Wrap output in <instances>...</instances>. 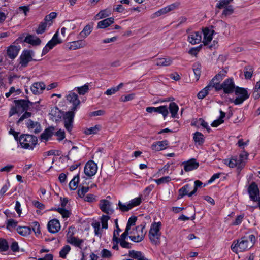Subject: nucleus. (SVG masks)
<instances>
[{
    "label": "nucleus",
    "mask_w": 260,
    "mask_h": 260,
    "mask_svg": "<svg viewBox=\"0 0 260 260\" xmlns=\"http://www.w3.org/2000/svg\"><path fill=\"white\" fill-rule=\"evenodd\" d=\"M255 242V238L253 234H247L241 238L234 240L231 248L236 253L242 252L253 247Z\"/></svg>",
    "instance_id": "obj_1"
},
{
    "label": "nucleus",
    "mask_w": 260,
    "mask_h": 260,
    "mask_svg": "<svg viewBox=\"0 0 260 260\" xmlns=\"http://www.w3.org/2000/svg\"><path fill=\"white\" fill-rule=\"evenodd\" d=\"M247 154L245 152L240 154L239 156H234L231 159H225L224 164L230 168H235L239 172L245 166L244 160L247 158Z\"/></svg>",
    "instance_id": "obj_2"
},
{
    "label": "nucleus",
    "mask_w": 260,
    "mask_h": 260,
    "mask_svg": "<svg viewBox=\"0 0 260 260\" xmlns=\"http://www.w3.org/2000/svg\"><path fill=\"white\" fill-rule=\"evenodd\" d=\"M19 144L24 149L32 150L37 143V139L36 137L24 134L20 136L18 139Z\"/></svg>",
    "instance_id": "obj_3"
},
{
    "label": "nucleus",
    "mask_w": 260,
    "mask_h": 260,
    "mask_svg": "<svg viewBox=\"0 0 260 260\" xmlns=\"http://www.w3.org/2000/svg\"><path fill=\"white\" fill-rule=\"evenodd\" d=\"M146 231L142 225L137 226L135 229L129 231V239L133 242H139L142 241L145 235Z\"/></svg>",
    "instance_id": "obj_4"
},
{
    "label": "nucleus",
    "mask_w": 260,
    "mask_h": 260,
    "mask_svg": "<svg viewBox=\"0 0 260 260\" xmlns=\"http://www.w3.org/2000/svg\"><path fill=\"white\" fill-rule=\"evenodd\" d=\"M234 93L236 97L235 99H231V102L236 105L242 104L249 96L247 90L244 88L237 87Z\"/></svg>",
    "instance_id": "obj_5"
},
{
    "label": "nucleus",
    "mask_w": 260,
    "mask_h": 260,
    "mask_svg": "<svg viewBox=\"0 0 260 260\" xmlns=\"http://www.w3.org/2000/svg\"><path fill=\"white\" fill-rule=\"evenodd\" d=\"M234 82L232 79H226L221 85H217L216 90L219 91L223 89L224 93L226 94H230L234 93L237 89Z\"/></svg>",
    "instance_id": "obj_6"
},
{
    "label": "nucleus",
    "mask_w": 260,
    "mask_h": 260,
    "mask_svg": "<svg viewBox=\"0 0 260 260\" xmlns=\"http://www.w3.org/2000/svg\"><path fill=\"white\" fill-rule=\"evenodd\" d=\"M161 226V224L160 222H155L151 225L149 231V238L151 241L155 244H157L158 242L160 237V229Z\"/></svg>",
    "instance_id": "obj_7"
},
{
    "label": "nucleus",
    "mask_w": 260,
    "mask_h": 260,
    "mask_svg": "<svg viewBox=\"0 0 260 260\" xmlns=\"http://www.w3.org/2000/svg\"><path fill=\"white\" fill-rule=\"evenodd\" d=\"M59 31L57 30L53 35L52 38L50 40L45 47L43 48L42 54H46L50 49H52L55 45L60 44L62 42V40L59 38Z\"/></svg>",
    "instance_id": "obj_8"
},
{
    "label": "nucleus",
    "mask_w": 260,
    "mask_h": 260,
    "mask_svg": "<svg viewBox=\"0 0 260 260\" xmlns=\"http://www.w3.org/2000/svg\"><path fill=\"white\" fill-rule=\"evenodd\" d=\"M75 116L74 111H68L63 116L64 125L66 129L71 132L73 128V123Z\"/></svg>",
    "instance_id": "obj_9"
},
{
    "label": "nucleus",
    "mask_w": 260,
    "mask_h": 260,
    "mask_svg": "<svg viewBox=\"0 0 260 260\" xmlns=\"http://www.w3.org/2000/svg\"><path fill=\"white\" fill-rule=\"evenodd\" d=\"M98 166L92 160L88 161L84 167V173L88 177L94 176L97 172Z\"/></svg>",
    "instance_id": "obj_10"
},
{
    "label": "nucleus",
    "mask_w": 260,
    "mask_h": 260,
    "mask_svg": "<svg viewBox=\"0 0 260 260\" xmlns=\"http://www.w3.org/2000/svg\"><path fill=\"white\" fill-rule=\"evenodd\" d=\"M178 6V4L176 3H173L169 5L152 14L151 15V18H155L164 15L171 11L174 10Z\"/></svg>",
    "instance_id": "obj_11"
},
{
    "label": "nucleus",
    "mask_w": 260,
    "mask_h": 260,
    "mask_svg": "<svg viewBox=\"0 0 260 260\" xmlns=\"http://www.w3.org/2000/svg\"><path fill=\"white\" fill-rule=\"evenodd\" d=\"M67 100L73 105L72 111H76L80 104V101L78 98V95L72 91H70L67 95Z\"/></svg>",
    "instance_id": "obj_12"
},
{
    "label": "nucleus",
    "mask_w": 260,
    "mask_h": 260,
    "mask_svg": "<svg viewBox=\"0 0 260 260\" xmlns=\"http://www.w3.org/2000/svg\"><path fill=\"white\" fill-rule=\"evenodd\" d=\"M86 46L87 43L85 40H79L68 43L66 44V48L70 50H75L84 48Z\"/></svg>",
    "instance_id": "obj_13"
},
{
    "label": "nucleus",
    "mask_w": 260,
    "mask_h": 260,
    "mask_svg": "<svg viewBox=\"0 0 260 260\" xmlns=\"http://www.w3.org/2000/svg\"><path fill=\"white\" fill-rule=\"evenodd\" d=\"M99 208L102 212L107 214H111L114 212V210L112 207V203L106 199L100 201Z\"/></svg>",
    "instance_id": "obj_14"
},
{
    "label": "nucleus",
    "mask_w": 260,
    "mask_h": 260,
    "mask_svg": "<svg viewBox=\"0 0 260 260\" xmlns=\"http://www.w3.org/2000/svg\"><path fill=\"white\" fill-rule=\"evenodd\" d=\"M21 47L19 45H11L9 46L7 50V54L9 58L15 59L18 55Z\"/></svg>",
    "instance_id": "obj_15"
},
{
    "label": "nucleus",
    "mask_w": 260,
    "mask_h": 260,
    "mask_svg": "<svg viewBox=\"0 0 260 260\" xmlns=\"http://www.w3.org/2000/svg\"><path fill=\"white\" fill-rule=\"evenodd\" d=\"M226 72L224 70H222L218 73L210 82L209 84L211 85L212 88H215L217 85H221L219 83L222 80L223 78L225 77Z\"/></svg>",
    "instance_id": "obj_16"
},
{
    "label": "nucleus",
    "mask_w": 260,
    "mask_h": 260,
    "mask_svg": "<svg viewBox=\"0 0 260 260\" xmlns=\"http://www.w3.org/2000/svg\"><path fill=\"white\" fill-rule=\"evenodd\" d=\"M248 191L250 198L252 201H256L258 199L259 190L257 185L255 182H252L250 185Z\"/></svg>",
    "instance_id": "obj_17"
},
{
    "label": "nucleus",
    "mask_w": 260,
    "mask_h": 260,
    "mask_svg": "<svg viewBox=\"0 0 260 260\" xmlns=\"http://www.w3.org/2000/svg\"><path fill=\"white\" fill-rule=\"evenodd\" d=\"M47 228L50 233H56L60 230V224L58 220L53 219L49 221Z\"/></svg>",
    "instance_id": "obj_18"
},
{
    "label": "nucleus",
    "mask_w": 260,
    "mask_h": 260,
    "mask_svg": "<svg viewBox=\"0 0 260 260\" xmlns=\"http://www.w3.org/2000/svg\"><path fill=\"white\" fill-rule=\"evenodd\" d=\"M32 60L31 53L29 51H24L20 57V64L22 67H25L29 62Z\"/></svg>",
    "instance_id": "obj_19"
},
{
    "label": "nucleus",
    "mask_w": 260,
    "mask_h": 260,
    "mask_svg": "<svg viewBox=\"0 0 260 260\" xmlns=\"http://www.w3.org/2000/svg\"><path fill=\"white\" fill-rule=\"evenodd\" d=\"M45 88L46 86L44 82H39L34 83L31 85L30 89L34 94L38 95L42 93Z\"/></svg>",
    "instance_id": "obj_20"
},
{
    "label": "nucleus",
    "mask_w": 260,
    "mask_h": 260,
    "mask_svg": "<svg viewBox=\"0 0 260 260\" xmlns=\"http://www.w3.org/2000/svg\"><path fill=\"white\" fill-rule=\"evenodd\" d=\"M202 40V32L200 31H194L191 32L188 36V41L191 44L199 43Z\"/></svg>",
    "instance_id": "obj_21"
},
{
    "label": "nucleus",
    "mask_w": 260,
    "mask_h": 260,
    "mask_svg": "<svg viewBox=\"0 0 260 260\" xmlns=\"http://www.w3.org/2000/svg\"><path fill=\"white\" fill-rule=\"evenodd\" d=\"M26 125L28 129L32 133H38L41 131L40 124L30 119L27 121Z\"/></svg>",
    "instance_id": "obj_22"
},
{
    "label": "nucleus",
    "mask_w": 260,
    "mask_h": 260,
    "mask_svg": "<svg viewBox=\"0 0 260 260\" xmlns=\"http://www.w3.org/2000/svg\"><path fill=\"white\" fill-rule=\"evenodd\" d=\"M169 144L167 140L156 141L151 145V149L155 151H159L165 149Z\"/></svg>",
    "instance_id": "obj_23"
},
{
    "label": "nucleus",
    "mask_w": 260,
    "mask_h": 260,
    "mask_svg": "<svg viewBox=\"0 0 260 260\" xmlns=\"http://www.w3.org/2000/svg\"><path fill=\"white\" fill-rule=\"evenodd\" d=\"M203 33L204 35L203 42L204 45H207L212 40L214 30L212 29L205 28L203 30Z\"/></svg>",
    "instance_id": "obj_24"
},
{
    "label": "nucleus",
    "mask_w": 260,
    "mask_h": 260,
    "mask_svg": "<svg viewBox=\"0 0 260 260\" xmlns=\"http://www.w3.org/2000/svg\"><path fill=\"white\" fill-rule=\"evenodd\" d=\"M67 242L76 247L82 249L84 240L77 237L70 236L67 238Z\"/></svg>",
    "instance_id": "obj_25"
},
{
    "label": "nucleus",
    "mask_w": 260,
    "mask_h": 260,
    "mask_svg": "<svg viewBox=\"0 0 260 260\" xmlns=\"http://www.w3.org/2000/svg\"><path fill=\"white\" fill-rule=\"evenodd\" d=\"M15 104L20 113L27 111L29 107V102L24 100L15 101Z\"/></svg>",
    "instance_id": "obj_26"
},
{
    "label": "nucleus",
    "mask_w": 260,
    "mask_h": 260,
    "mask_svg": "<svg viewBox=\"0 0 260 260\" xmlns=\"http://www.w3.org/2000/svg\"><path fill=\"white\" fill-rule=\"evenodd\" d=\"M184 166V169L186 172L192 171L194 169H197L199 164L194 159H191L187 162L183 163Z\"/></svg>",
    "instance_id": "obj_27"
},
{
    "label": "nucleus",
    "mask_w": 260,
    "mask_h": 260,
    "mask_svg": "<svg viewBox=\"0 0 260 260\" xmlns=\"http://www.w3.org/2000/svg\"><path fill=\"white\" fill-rule=\"evenodd\" d=\"M114 19L113 17H109L105 19L98 23L97 27L100 29L105 28L114 23Z\"/></svg>",
    "instance_id": "obj_28"
},
{
    "label": "nucleus",
    "mask_w": 260,
    "mask_h": 260,
    "mask_svg": "<svg viewBox=\"0 0 260 260\" xmlns=\"http://www.w3.org/2000/svg\"><path fill=\"white\" fill-rule=\"evenodd\" d=\"M155 61L157 66L163 67L170 66L172 63V60L170 57L158 58L155 60Z\"/></svg>",
    "instance_id": "obj_29"
},
{
    "label": "nucleus",
    "mask_w": 260,
    "mask_h": 260,
    "mask_svg": "<svg viewBox=\"0 0 260 260\" xmlns=\"http://www.w3.org/2000/svg\"><path fill=\"white\" fill-rule=\"evenodd\" d=\"M24 42L32 45H39L41 41L38 37L35 36L28 35L25 38Z\"/></svg>",
    "instance_id": "obj_30"
},
{
    "label": "nucleus",
    "mask_w": 260,
    "mask_h": 260,
    "mask_svg": "<svg viewBox=\"0 0 260 260\" xmlns=\"http://www.w3.org/2000/svg\"><path fill=\"white\" fill-rule=\"evenodd\" d=\"M170 112L171 114L172 118H178V112L179 110V107L174 102L170 103L169 106Z\"/></svg>",
    "instance_id": "obj_31"
},
{
    "label": "nucleus",
    "mask_w": 260,
    "mask_h": 260,
    "mask_svg": "<svg viewBox=\"0 0 260 260\" xmlns=\"http://www.w3.org/2000/svg\"><path fill=\"white\" fill-rule=\"evenodd\" d=\"M204 136L200 132H196L193 134V140L196 144L202 145L204 142Z\"/></svg>",
    "instance_id": "obj_32"
},
{
    "label": "nucleus",
    "mask_w": 260,
    "mask_h": 260,
    "mask_svg": "<svg viewBox=\"0 0 260 260\" xmlns=\"http://www.w3.org/2000/svg\"><path fill=\"white\" fill-rule=\"evenodd\" d=\"M17 231L20 235L25 237L31 234V229L28 226H18Z\"/></svg>",
    "instance_id": "obj_33"
},
{
    "label": "nucleus",
    "mask_w": 260,
    "mask_h": 260,
    "mask_svg": "<svg viewBox=\"0 0 260 260\" xmlns=\"http://www.w3.org/2000/svg\"><path fill=\"white\" fill-rule=\"evenodd\" d=\"M92 26L91 25H86L79 34L80 37L81 38H86L91 34L92 31Z\"/></svg>",
    "instance_id": "obj_34"
},
{
    "label": "nucleus",
    "mask_w": 260,
    "mask_h": 260,
    "mask_svg": "<svg viewBox=\"0 0 260 260\" xmlns=\"http://www.w3.org/2000/svg\"><path fill=\"white\" fill-rule=\"evenodd\" d=\"M53 134V128H49L46 129L41 135V138L43 141H47Z\"/></svg>",
    "instance_id": "obj_35"
},
{
    "label": "nucleus",
    "mask_w": 260,
    "mask_h": 260,
    "mask_svg": "<svg viewBox=\"0 0 260 260\" xmlns=\"http://www.w3.org/2000/svg\"><path fill=\"white\" fill-rule=\"evenodd\" d=\"M101 127L100 125H96L94 126L86 128L84 130V133L85 134L87 135L96 134L101 129Z\"/></svg>",
    "instance_id": "obj_36"
},
{
    "label": "nucleus",
    "mask_w": 260,
    "mask_h": 260,
    "mask_svg": "<svg viewBox=\"0 0 260 260\" xmlns=\"http://www.w3.org/2000/svg\"><path fill=\"white\" fill-rule=\"evenodd\" d=\"M192 125H194L197 126L198 127L200 126H202L203 127L206 128L208 132H210V128L208 124L202 118H200L198 120H196L194 123H192Z\"/></svg>",
    "instance_id": "obj_37"
},
{
    "label": "nucleus",
    "mask_w": 260,
    "mask_h": 260,
    "mask_svg": "<svg viewBox=\"0 0 260 260\" xmlns=\"http://www.w3.org/2000/svg\"><path fill=\"white\" fill-rule=\"evenodd\" d=\"M189 184H186L184 186H183L182 187L180 188L178 190V199H181L185 195H187L188 196V194L190 193V192H189Z\"/></svg>",
    "instance_id": "obj_38"
},
{
    "label": "nucleus",
    "mask_w": 260,
    "mask_h": 260,
    "mask_svg": "<svg viewBox=\"0 0 260 260\" xmlns=\"http://www.w3.org/2000/svg\"><path fill=\"white\" fill-rule=\"evenodd\" d=\"M220 115L218 119L214 120L211 124L213 127H217L220 124L223 123L224 120L223 119L225 117V113L223 112L222 110L219 111Z\"/></svg>",
    "instance_id": "obj_39"
},
{
    "label": "nucleus",
    "mask_w": 260,
    "mask_h": 260,
    "mask_svg": "<svg viewBox=\"0 0 260 260\" xmlns=\"http://www.w3.org/2000/svg\"><path fill=\"white\" fill-rule=\"evenodd\" d=\"M212 87L211 85L208 84L206 87H205L203 89L200 91L197 96L199 99H203L204 98L208 93V91L212 89Z\"/></svg>",
    "instance_id": "obj_40"
},
{
    "label": "nucleus",
    "mask_w": 260,
    "mask_h": 260,
    "mask_svg": "<svg viewBox=\"0 0 260 260\" xmlns=\"http://www.w3.org/2000/svg\"><path fill=\"white\" fill-rule=\"evenodd\" d=\"M79 181V174H77L76 176L74 177L69 183V187L71 190H74L77 188Z\"/></svg>",
    "instance_id": "obj_41"
},
{
    "label": "nucleus",
    "mask_w": 260,
    "mask_h": 260,
    "mask_svg": "<svg viewBox=\"0 0 260 260\" xmlns=\"http://www.w3.org/2000/svg\"><path fill=\"white\" fill-rule=\"evenodd\" d=\"M201 64L198 63H194L192 66V70L197 80H198L201 75Z\"/></svg>",
    "instance_id": "obj_42"
},
{
    "label": "nucleus",
    "mask_w": 260,
    "mask_h": 260,
    "mask_svg": "<svg viewBox=\"0 0 260 260\" xmlns=\"http://www.w3.org/2000/svg\"><path fill=\"white\" fill-rule=\"evenodd\" d=\"M71 250V247L68 245L63 246L59 251V256L62 258H66L67 254Z\"/></svg>",
    "instance_id": "obj_43"
},
{
    "label": "nucleus",
    "mask_w": 260,
    "mask_h": 260,
    "mask_svg": "<svg viewBox=\"0 0 260 260\" xmlns=\"http://www.w3.org/2000/svg\"><path fill=\"white\" fill-rule=\"evenodd\" d=\"M244 76L246 79H250L252 77L253 69L251 66H247L244 68Z\"/></svg>",
    "instance_id": "obj_44"
},
{
    "label": "nucleus",
    "mask_w": 260,
    "mask_h": 260,
    "mask_svg": "<svg viewBox=\"0 0 260 260\" xmlns=\"http://www.w3.org/2000/svg\"><path fill=\"white\" fill-rule=\"evenodd\" d=\"M118 208L122 212H127L132 209L129 202L127 204H124L120 201L118 202Z\"/></svg>",
    "instance_id": "obj_45"
},
{
    "label": "nucleus",
    "mask_w": 260,
    "mask_h": 260,
    "mask_svg": "<svg viewBox=\"0 0 260 260\" xmlns=\"http://www.w3.org/2000/svg\"><path fill=\"white\" fill-rule=\"evenodd\" d=\"M156 112L161 114L165 119L169 113L168 108L166 106H161L157 107Z\"/></svg>",
    "instance_id": "obj_46"
},
{
    "label": "nucleus",
    "mask_w": 260,
    "mask_h": 260,
    "mask_svg": "<svg viewBox=\"0 0 260 260\" xmlns=\"http://www.w3.org/2000/svg\"><path fill=\"white\" fill-rule=\"evenodd\" d=\"M9 249V245L6 240L0 238V252L7 251Z\"/></svg>",
    "instance_id": "obj_47"
},
{
    "label": "nucleus",
    "mask_w": 260,
    "mask_h": 260,
    "mask_svg": "<svg viewBox=\"0 0 260 260\" xmlns=\"http://www.w3.org/2000/svg\"><path fill=\"white\" fill-rule=\"evenodd\" d=\"M110 14L109 11L103 10L100 11L95 16L96 19H101L108 17Z\"/></svg>",
    "instance_id": "obj_48"
},
{
    "label": "nucleus",
    "mask_w": 260,
    "mask_h": 260,
    "mask_svg": "<svg viewBox=\"0 0 260 260\" xmlns=\"http://www.w3.org/2000/svg\"><path fill=\"white\" fill-rule=\"evenodd\" d=\"M75 89H77L79 94L84 95L88 92L89 86L88 83H86L82 86L76 87Z\"/></svg>",
    "instance_id": "obj_49"
},
{
    "label": "nucleus",
    "mask_w": 260,
    "mask_h": 260,
    "mask_svg": "<svg viewBox=\"0 0 260 260\" xmlns=\"http://www.w3.org/2000/svg\"><path fill=\"white\" fill-rule=\"evenodd\" d=\"M56 210L61 215L63 218H68L71 215V213L69 210L62 207L58 208Z\"/></svg>",
    "instance_id": "obj_50"
},
{
    "label": "nucleus",
    "mask_w": 260,
    "mask_h": 260,
    "mask_svg": "<svg viewBox=\"0 0 260 260\" xmlns=\"http://www.w3.org/2000/svg\"><path fill=\"white\" fill-rule=\"evenodd\" d=\"M21 91L20 89L17 88L16 89L14 87H11L9 91V92L6 93L5 96L7 98L10 97L13 93H15V95L19 94L21 93Z\"/></svg>",
    "instance_id": "obj_51"
},
{
    "label": "nucleus",
    "mask_w": 260,
    "mask_h": 260,
    "mask_svg": "<svg viewBox=\"0 0 260 260\" xmlns=\"http://www.w3.org/2000/svg\"><path fill=\"white\" fill-rule=\"evenodd\" d=\"M141 202H142V197H139L137 198H135L131 200V201H129V203L130 205H131L132 208H133L134 207L139 205Z\"/></svg>",
    "instance_id": "obj_52"
},
{
    "label": "nucleus",
    "mask_w": 260,
    "mask_h": 260,
    "mask_svg": "<svg viewBox=\"0 0 260 260\" xmlns=\"http://www.w3.org/2000/svg\"><path fill=\"white\" fill-rule=\"evenodd\" d=\"M47 25H48V23H47L46 21H44V22H41L39 24L38 28L36 30V32L38 34L43 33L45 31Z\"/></svg>",
    "instance_id": "obj_53"
},
{
    "label": "nucleus",
    "mask_w": 260,
    "mask_h": 260,
    "mask_svg": "<svg viewBox=\"0 0 260 260\" xmlns=\"http://www.w3.org/2000/svg\"><path fill=\"white\" fill-rule=\"evenodd\" d=\"M194 189L193 190L191 191L189 194H188V197H191L192 195H193L194 194H195L197 191V189L198 188H201L202 187V186L203 185V183L201 181H199V180H196L194 181Z\"/></svg>",
    "instance_id": "obj_54"
},
{
    "label": "nucleus",
    "mask_w": 260,
    "mask_h": 260,
    "mask_svg": "<svg viewBox=\"0 0 260 260\" xmlns=\"http://www.w3.org/2000/svg\"><path fill=\"white\" fill-rule=\"evenodd\" d=\"M56 13L55 12H51L49 14L46 16L44 21L48 23V26L51 25L52 22L51 20L56 17Z\"/></svg>",
    "instance_id": "obj_55"
},
{
    "label": "nucleus",
    "mask_w": 260,
    "mask_h": 260,
    "mask_svg": "<svg viewBox=\"0 0 260 260\" xmlns=\"http://www.w3.org/2000/svg\"><path fill=\"white\" fill-rule=\"evenodd\" d=\"M244 216L243 214L237 216L235 219L233 221L231 224L234 226L240 225L243 221L244 219Z\"/></svg>",
    "instance_id": "obj_56"
},
{
    "label": "nucleus",
    "mask_w": 260,
    "mask_h": 260,
    "mask_svg": "<svg viewBox=\"0 0 260 260\" xmlns=\"http://www.w3.org/2000/svg\"><path fill=\"white\" fill-rule=\"evenodd\" d=\"M171 180L170 176L162 177L159 179L154 180V181L158 184L160 185L163 183L169 182Z\"/></svg>",
    "instance_id": "obj_57"
},
{
    "label": "nucleus",
    "mask_w": 260,
    "mask_h": 260,
    "mask_svg": "<svg viewBox=\"0 0 260 260\" xmlns=\"http://www.w3.org/2000/svg\"><path fill=\"white\" fill-rule=\"evenodd\" d=\"M137 221V217L135 216H131L127 223L126 227L125 229H127V230L129 231L131 230V227L135 225V223Z\"/></svg>",
    "instance_id": "obj_58"
},
{
    "label": "nucleus",
    "mask_w": 260,
    "mask_h": 260,
    "mask_svg": "<svg viewBox=\"0 0 260 260\" xmlns=\"http://www.w3.org/2000/svg\"><path fill=\"white\" fill-rule=\"evenodd\" d=\"M129 255L132 258L139 260V258H141L143 254L141 252L131 250L129 251Z\"/></svg>",
    "instance_id": "obj_59"
},
{
    "label": "nucleus",
    "mask_w": 260,
    "mask_h": 260,
    "mask_svg": "<svg viewBox=\"0 0 260 260\" xmlns=\"http://www.w3.org/2000/svg\"><path fill=\"white\" fill-rule=\"evenodd\" d=\"M89 190V187H82L78 191V196L81 198H83L86 196L85 194L88 192Z\"/></svg>",
    "instance_id": "obj_60"
},
{
    "label": "nucleus",
    "mask_w": 260,
    "mask_h": 260,
    "mask_svg": "<svg viewBox=\"0 0 260 260\" xmlns=\"http://www.w3.org/2000/svg\"><path fill=\"white\" fill-rule=\"evenodd\" d=\"M110 219V217L108 215H103L101 217V221L103 229H107L108 228V221Z\"/></svg>",
    "instance_id": "obj_61"
},
{
    "label": "nucleus",
    "mask_w": 260,
    "mask_h": 260,
    "mask_svg": "<svg viewBox=\"0 0 260 260\" xmlns=\"http://www.w3.org/2000/svg\"><path fill=\"white\" fill-rule=\"evenodd\" d=\"M31 226L32 228V230L34 232V233L36 234H40V225L39 223L35 221L32 222L31 224Z\"/></svg>",
    "instance_id": "obj_62"
},
{
    "label": "nucleus",
    "mask_w": 260,
    "mask_h": 260,
    "mask_svg": "<svg viewBox=\"0 0 260 260\" xmlns=\"http://www.w3.org/2000/svg\"><path fill=\"white\" fill-rule=\"evenodd\" d=\"M230 5L226 3V1L224 0H220L216 4V7L218 9H225Z\"/></svg>",
    "instance_id": "obj_63"
},
{
    "label": "nucleus",
    "mask_w": 260,
    "mask_h": 260,
    "mask_svg": "<svg viewBox=\"0 0 260 260\" xmlns=\"http://www.w3.org/2000/svg\"><path fill=\"white\" fill-rule=\"evenodd\" d=\"M83 199L84 201L92 203L96 201V196L92 194H88Z\"/></svg>",
    "instance_id": "obj_64"
}]
</instances>
